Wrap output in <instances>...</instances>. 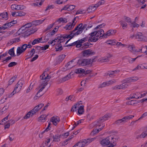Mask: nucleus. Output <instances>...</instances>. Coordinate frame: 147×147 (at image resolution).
<instances>
[{
    "mask_svg": "<svg viewBox=\"0 0 147 147\" xmlns=\"http://www.w3.org/2000/svg\"><path fill=\"white\" fill-rule=\"evenodd\" d=\"M104 26V24H100L94 28L93 31L89 34L88 39L89 42H95L101 37L106 38L115 34L116 31L113 30H109L105 34L103 30L100 29L103 27Z\"/></svg>",
    "mask_w": 147,
    "mask_h": 147,
    "instance_id": "obj_1",
    "label": "nucleus"
},
{
    "mask_svg": "<svg viewBox=\"0 0 147 147\" xmlns=\"http://www.w3.org/2000/svg\"><path fill=\"white\" fill-rule=\"evenodd\" d=\"M109 114H106L100 118L98 121L95 122L96 128L94 129L91 133L92 135H94L100 131L105 126V124L102 122L107 120L110 117Z\"/></svg>",
    "mask_w": 147,
    "mask_h": 147,
    "instance_id": "obj_2",
    "label": "nucleus"
},
{
    "mask_svg": "<svg viewBox=\"0 0 147 147\" xmlns=\"http://www.w3.org/2000/svg\"><path fill=\"white\" fill-rule=\"evenodd\" d=\"M32 24L31 23H28L21 28L18 31L19 34H22L23 36H28L34 33L37 31L36 28H31Z\"/></svg>",
    "mask_w": 147,
    "mask_h": 147,
    "instance_id": "obj_3",
    "label": "nucleus"
},
{
    "mask_svg": "<svg viewBox=\"0 0 147 147\" xmlns=\"http://www.w3.org/2000/svg\"><path fill=\"white\" fill-rule=\"evenodd\" d=\"M116 140L115 136L111 135L102 139L100 144L103 146H107L106 147H114Z\"/></svg>",
    "mask_w": 147,
    "mask_h": 147,
    "instance_id": "obj_4",
    "label": "nucleus"
},
{
    "mask_svg": "<svg viewBox=\"0 0 147 147\" xmlns=\"http://www.w3.org/2000/svg\"><path fill=\"white\" fill-rule=\"evenodd\" d=\"M73 37L72 34L69 35L65 34L62 36L59 37L57 39L50 40L49 43L52 45H54L56 43L58 42L62 43L66 41L65 44L66 45L68 42Z\"/></svg>",
    "mask_w": 147,
    "mask_h": 147,
    "instance_id": "obj_5",
    "label": "nucleus"
},
{
    "mask_svg": "<svg viewBox=\"0 0 147 147\" xmlns=\"http://www.w3.org/2000/svg\"><path fill=\"white\" fill-rule=\"evenodd\" d=\"M50 78V77L48 75L46 72H45L40 76L41 79V84L40 86L39 92H41L47 85V82Z\"/></svg>",
    "mask_w": 147,
    "mask_h": 147,
    "instance_id": "obj_6",
    "label": "nucleus"
},
{
    "mask_svg": "<svg viewBox=\"0 0 147 147\" xmlns=\"http://www.w3.org/2000/svg\"><path fill=\"white\" fill-rule=\"evenodd\" d=\"M96 139V138L83 139L74 145V147H84L87 146Z\"/></svg>",
    "mask_w": 147,
    "mask_h": 147,
    "instance_id": "obj_7",
    "label": "nucleus"
},
{
    "mask_svg": "<svg viewBox=\"0 0 147 147\" xmlns=\"http://www.w3.org/2000/svg\"><path fill=\"white\" fill-rule=\"evenodd\" d=\"M86 27V24L83 25L82 23L80 24L73 31V32H75L76 31H77L74 33V34L72 36H74L81 34Z\"/></svg>",
    "mask_w": 147,
    "mask_h": 147,
    "instance_id": "obj_8",
    "label": "nucleus"
},
{
    "mask_svg": "<svg viewBox=\"0 0 147 147\" xmlns=\"http://www.w3.org/2000/svg\"><path fill=\"white\" fill-rule=\"evenodd\" d=\"M93 59H79L78 62V63L82 66H85L87 65H91L93 62Z\"/></svg>",
    "mask_w": 147,
    "mask_h": 147,
    "instance_id": "obj_9",
    "label": "nucleus"
},
{
    "mask_svg": "<svg viewBox=\"0 0 147 147\" xmlns=\"http://www.w3.org/2000/svg\"><path fill=\"white\" fill-rule=\"evenodd\" d=\"M24 83V81L22 80H20L18 82L14 90L11 93L12 95L19 92L21 90Z\"/></svg>",
    "mask_w": 147,
    "mask_h": 147,
    "instance_id": "obj_10",
    "label": "nucleus"
},
{
    "mask_svg": "<svg viewBox=\"0 0 147 147\" xmlns=\"http://www.w3.org/2000/svg\"><path fill=\"white\" fill-rule=\"evenodd\" d=\"M127 47L128 50L131 52L135 53L138 52H144L145 51H142V49H136L134 45H129L127 46Z\"/></svg>",
    "mask_w": 147,
    "mask_h": 147,
    "instance_id": "obj_11",
    "label": "nucleus"
},
{
    "mask_svg": "<svg viewBox=\"0 0 147 147\" xmlns=\"http://www.w3.org/2000/svg\"><path fill=\"white\" fill-rule=\"evenodd\" d=\"M27 47L26 45L24 44L22 46L18 47L17 49V55L19 56L24 52L26 49Z\"/></svg>",
    "mask_w": 147,
    "mask_h": 147,
    "instance_id": "obj_12",
    "label": "nucleus"
},
{
    "mask_svg": "<svg viewBox=\"0 0 147 147\" xmlns=\"http://www.w3.org/2000/svg\"><path fill=\"white\" fill-rule=\"evenodd\" d=\"M50 121L53 125L57 126L60 121V118L59 117L55 116L51 118Z\"/></svg>",
    "mask_w": 147,
    "mask_h": 147,
    "instance_id": "obj_13",
    "label": "nucleus"
},
{
    "mask_svg": "<svg viewBox=\"0 0 147 147\" xmlns=\"http://www.w3.org/2000/svg\"><path fill=\"white\" fill-rule=\"evenodd\" d=\"M135 38L138 39V40L140 41H145L147 40L146 37L141 33L139 32L136 34Z\"/></svg>",
    "mask_w": 147,
    "mask_h": 147,
    "instance_id": "obj_14",
    "label": "nucleus"
},
{
    "mask_svg": "<svg viewBox=\"0 0 147 147\" xmlns=\"http://www.w3.org/2000/svg\"><path fill=\"white\" fill-rule=\"evenodd\" d=\"M76 23L74 21L72 22H70L68 23L63 28L66 30H69L72 29L75 25Z\"/></svg>",
    "mask_w": 147,
    "mask_h": 147,
    "instance_id": "obj_15",
    "label": "nucleus"
},
{
    "mask_svg": "<svg viewBox=\"0 0 147 147\" xmlns=\"http://www.w3.org/2000/svg\"><path fill=\"white\" fill-rule=\"evenodd\" d=\"M86 39L85 38H84L82 39H81L80 40L78 41L74 42L73 43H71L68 45H66V46L67 47L73 45H76V47H77L79 48L81 47L82 45V43Z\"/></svg>",
    "mask_w": 147,
    "mask_h": 147,
    "instance_id": "obj_16",
    "label": "nucleus"
},
{
    "mask_svg": "<svg viewBox=\"0 0 147 147\" xmlns=\"http://www.w3.org/2000/svg\"><path fill=\"white\" fill-rule=\"evenodd\" d=\"M140 131L138 130L135 133V134L136 136V138H144L147 135V131L143 132L141 134L139 135L140 133Z\"/></svg>",
    "mask_w": 147,
    "mask_h": 147,
    "instance_id": "obj_17",
    "label": "nucleus"
},
{
    "mask_svg": "<svg viewBox=\"0 0 147 147\" xmlns=\"http://www.w3.org/2000/svg\"><path fill=\"white\" fill-rule=\"evenodd\" d=\"M138 78L137 77H133L131 78H126L124 80V82H126L127 84L135 82L137 80Z\"/></svg>",
    "mask_w": 147,
    "mask_h": 147,
    "instance_id": "obj_18",
    "label": "nucleus"
},
{
    "mask_svg": "<svg viewBox=\"0 0 147 147\" xmlns=\"http://www.w3.org/2000/svg\"><path fill=\"white\" fill-rule=\"evenodd\" d=\"M127 86L126 82H124V80L123 81L122 84L116 86L114 87L115 89H123L126 88Z\"/></svg>",
    "mask_w": 147,
    "mask_h": 147,
    "instance_id": "obj_19",
    "label": "nucleus"
},
{
    "mask_svg": "<svg viewBox=\"0 0 147 147\" xmlns=\"http://www.w3.org/2000/svg\"><path fill=\"white\" fill-rule=\"evenodd\" d=\"M140 92H136L130 95L129 99L135 98L136 99L141 98Z\"/></svg>",
    "mask_w": 147,
    "mask_h": 147,
    "instance_id": "obj_20",
    "label": "nucleus"
},
{
    "mask_svg": "<svg viewBox=\"0 0 147 147\" xmlns=\"http://www.w3.org/2000/svg\"><path fill=\"white\" fill-rule=\"evenodd\" d=\"M17 23V21L16 20H13L10 22L6 23L3 25L4 29L5 30L10 28L11 26H13L14 24Z\"/></svg>",
    "mask_w": 147,
    "mask_h": 147,
    "instance_id": "obj_21",
    "label": "nucleus"
},
{
    "mask_svg": "<svg viewBox=\"0 0 147 147\" xmlns=\"http://www.w3.org/2000/svg\"><path fill=\"white\" fill-rule=\"evenodd\" d=\"M75 72L77 74H81L86 75L90 73L91 72V71L90 70H88L85 71L84 69L79 68L76 69Z\"/></svg>",
    "mask_w": 147,
    "mask_h": 147,
    "instance_id": "obj_22",
    "label": "nucleus"
},
{
    "mask_svg": "<svg viewBox=\"0 0 147 147\" xmlns=\"http://www.w3.org/2000/svg\"><path fill=\"white\" fill-rule=\"evenodd\" d=\"M75 7V6L74 5H65L61 10V11L63 10L71 11L74 9Z\"/></svg>",
    "mask_w": 147,
    "mask_h": 147,
    "instance_id": "obj_23",
    "label": "nucleus"
},
{
    "mask_svg": "<svg viewBox=\"0 0 147 147\" xmlns=\"http://www.w3.org/2000/svg\"><path fill=\"white\" fill-rule=\"evenodd\" d=\"M82 102L81 101L75 103L72 107L71 109V111L73 112L76 111L80 107Z\"/></svg>",
    "mask_w": 147,
    "mask_h": 147,
    "instance_id": "obj_24",
    "label": "nucleus"
},
{
    "mask_svg": "<svg viewBox=\"0 0 147 147\" xmlns=\"http://www.w3.org/2000/svg\"><path fill=\"white\" fill-rule=\"evenodd\" d=\"M36 113L35 112L33 109L28 112L26 115L24 117V119H28L30 117H32Z\"/></svg>",
    "mask_w": 147,
    "mask_h": 147,
    "instance_id": "obj_25",
    "label": "nucleus"
},
{
    "mask_svg": "<svg viewBox=\"0 0 147 147\" xmlns=\"http://www.w3.org/2000/svg\"><path fill=\"white\" fill-rule=\"evenodd\" d=\"M9 107V104H7L5 105L1 109H0V116L6 113Z\"/></svg>",
    "mask_w": 147,
    "mask_h": 147,
    "instance_id": "obj_26",
    "label": "nucleus"
},
{
    "mask_svg": "<svg viewBox=\"0 0 147 147\" xmlns=\"http://www.w3.org/2000/svg\"><path fill=\"white\" fill-rule=\"evenodd\" d=\"M11 8L13 10H19L24 9V6L22 5H18L16 4H13L11 6Z\"/></svg>",
    "mask_w": 147,
    "mask_h": 147,
    "instance_id": "obj_27",
    "label": "nucleus"
},
{
    "mask_svg": "<svg viewBox=\"0 0 147 147\" xmlns=\"http://www.w3.org/2000/svg\"><path fill=\"white\" fill-rule=\"evenodd\" d=\"M8 19V14L7 12H5L0 14V19L2 20H6Z\"/></svg>",
    "mask_w": 147,
    "mask_h": 147,
    "instance_id": "obj_28",
    "label": "nucleus"
},
{
    "mask_svg": "<svg viewBox=\"0 0 147 147\" xmlns=\"http://www.w3.org/2000/svg\"><path fill=\"white\" fill-rule=\"evenodd\" d=\"M115 82L116 80H109L107 82L103 83L101 84V86L102 87H103L105 86H108L113 84Z\"/></svg>",
    "mask_w": 147,
    "mask_h": 147,
    "instance_id": "obj_29",
    "label": "nucleus"
},
{
    "mask_svg": "<svg viewBox=\"0 0 147 147\" xmlns=\"http://www.w3.org/2000/svg\"><path fill=\"white\" fill-rule=\"evenodd\" d=\"M97 7L98 5H94L90 6L87 9V12L88 13H92L95 10Z\"/></svg>",
    "mask_w": 147,
    "mask_h": 147,
    "instance_id": "obj_30",
    "label": "nucleus"
},
{
    "mask_svg": "<svg viewBox=\"0 0 147 147\" xmlns=\"http://www.w3.org/2000/svg\"><path fill=\"white\" fill-rule=\"evenodd\" d=\"M94 52L90 50H87L84 51L82 52L83 56L87 57L94 54Z\"/></svg>",
    "mask_w": 147,
    "mask_h": 147,
    "instance_id": "obj_31",
    "label": "nucleus"
},
{
    "mask_svg": "<svg viewBox=\"0 0 147 147\" xmlns=\"http://www.w3.org/2000/svg\"><path fill=\"white\" fill-rule=\"evenodd\" d=\"M47 116V115L46 114L41 115L38 118V121L40 122H45L46 120V118Z\"/></svg>",
    "mask_w": 147,
    "mask_h": 147,
    "instance_id": "obj_32",
    "label": "nucleus"
},
{
    "mask_svg": "<svg viewBox=\"0 0 147 147\" xmlns=\"http://www.w3.org/2000/svg\"><path fill=\"white\" fill-rule=\"evenodd\" d=\"M76 64L74 63V61H72L68 62L65 67L67 68L66 69H68L74 66Z\"/></svg>",
    "mask_w": 147,
    "mask_h": 147,
    "instance_id": "obj_33",
    "label": "nucleus"
},
{
    "mask_svg": "<svg viewBox=\"0 0 147 147\" xmlns=\"http://www.w3.org/2000/svg\"><path fill=\"white\" fill-rule=\"evenodd\" d=\"M60 42H58L56 43L55 45V48L56 51H61L63 49L62 45Z\"/></svg>",
    "mask_w": 147,
    "mask_h": 147,
    "instance_id": "obj_34",
    "label": "nucleus"
},
{
    "mask_svg": "<svg viewBox=\"0 0 147 147\" xmlns=\"http://www.w3.org/2000/svg\"><path fill=\"white\" fill-rule=\"evenodd\" d=\"M84 112V106L82 103L80 107L78 109V114L80 115L82 114Z\"/></svg>",
    "mask_w": 147,
    "mask_h": 147,
    "instance_id": "obj_35",
    "label": "nucleus"
},
{
    "mask_svg": "<svg viewBox=\"0 0 147 147\" xmlns=\"http://www.w3.org/2000/svg\"><path fill=\"white\" fill-rule=\"evenodd\" d=\"M67 19L65 18H60L58 19L56 22H58V24H60L61 23H67Z\"/></svg>",
    "mask_w": 147,
    "mask_h": 147,
    "instance_id": "obj_36",
    "label": "nucleus"
},
{
    "mask_svg": "<svg viewBox=\"0 0 147 147\" xmlns=\"http://www.w3.org/2000/svg\"><path fill=\"white\" fill-rule=\"evenodd\" d=\"M75 99V97L74 95H70L66 97V100L69 101H74Z\"/></svg>",
    "mask_w": 147,
    "mask_h": 147,
    "instance_id": "obj_37",
    "label": "nucleus"
},
{
    "mask_svg": "<svg viewBox=\"0 0 147 147\" xmlns=\"http://www.w3.org/2000/svg\"><path fill=\"white\" fill-rule=\"evenodd\" d=\"M9 122L8 119V116H7L3 119L0 122V124L4 125Z\"/></svg>",
    "mask_w": 147,
    "mask_h": 147,
    "instance_id": "obj_38",
    "label": "nucleus"
},
{
    "mask_svg": "<svg viewBox=\"0 0 147 147\" xmlns=\"http://www.w3.org/2000/svg\"><path fill=\"white\" fill-rule=\"evenodd\" d=\"M43 104H40L38 105L35 107L33 109V110L36 113V112L39 111L43 107Z\"/></svg>",
    "mask_w": 147,
    "mask_h": 147,
    "instance_id": "obj_39",
    "label": "nucleus"
},
{
    "mask_svg": "<svg viewBox=\"0 0 147 147\" xmlns=\"http://www.w3.org/2000/svg\"><path fill=\"white\" fill-rule=\"evenodd\" d=\"M116 42V40H107L106 42V43L107 44L111 45H115Z\"/></svg>",
    "mask_w": 147,
    "mask_h": 147,
    "instance_id": "obj_40",
    "label": "nucleus"
},
{
    "mask_svg": "<svg viewBox=\"0 0 147 147\" xmlns=\"http://www.w3.org/2000/svg\"><path fill=\"white\" fill-rule=\"evenodd\" d=\"M41 43H44L47 42L49 39L48 36H43L40 38Z\"/></svg>",
    "mask_w": 147,
    "mask_h": 147,
    "instance_id": "obj_41",
    "label": "nucleus"
},
{
    "mask_svg": "<svg viewBox=\"0 0 147 147\" xmlns=\"http://www.w3.org/2000/svg\"><path fill=\"white\" fill-rule=\"evenodd\" d=\"M45 19L40 20H36L32 22V24L35 26L38 25L42 24Z\"/></svg>",
    "mask_w": 147,
    "mask_h": 147,
    "instance_id": "obj_42",
    "label": "nucleus"
},
{
    "mask_svg": "<svg viewBox=\"0 0 147 147\" xmlns=\"http://www.w3.org/2000/svg\"><path fill=\"white\" fill-rule=\"evenodd\" d=\"M41 43V40L40 38H37L35 39L32 42V45H34L36 44Z\"/></svg>",
    "mask_w": 147,
    "mask_h": 147,
    "instance_id": "obj_43",
    "label": "nucleus"
},
{
    "mask_svg": "<svg viewBox=\"0 0 147 147\" xmlns=\"http://www.w3.org/2000/svg\"><path fill=\"white\" fill-rule=\"evenodd\" d=\"M134 117L132 115H130L128 116H127L123 117L122 119V120L123 121V122L127 120L130 119H132Z\"/></svg>",
    "mask_w": 147,
    "mask_h": 147,
    "instance_id": "obj_44",
    "label": "nucleus"
},
{
    "mask_svg": "<svg viewBox=\"0 0 147 147\" xmlns=\"http://www.w3.org/2000/svg\"><path fill=\"white\" fill-rule=\"evenodd\" d=\"M48 123L47 127L45 130V131H46L47 132L50 130L52 127L51 122L50 121L48 122Z\"/></svg>",
    "mask_w": 147,
    "mask_h": 147,
    "instance_id": "obj_45",
    "label": "nucleus"
},
{
    "mask_svg": "<svg viewBox=\"0 0 147 147\" xmlns=\"http://www.w3.org/2000/svg\"><path fill=\"white\" fill-rule=\"evenodd\" d=\"M60 138H61V135H56L54 137L53 141L57 142H58L60 141Z\"/></svg>",
    "mask_w": 147,
    "mask_h": 147,
    "instance_id": "obj_46",
    "label": "nucleus"
},
{
    "mask_svg": "<svg viewBox=\"0 0 147 147\" xmlns=\"http://www.w3.org/2000/svg\"><path fill=\"white\" fill-rule=\"evenodd\" d=\"M139 103V102L136 100H130L128 102V104L131 105H135L136 104Z\"/></svg>",
    "mask_w": 147,
    "mask_h": 147,
    "instance_id": "obj_47",
    "label": "nucleus"
},
{
    "mask_svg": "<svg viewBox=\"0 0 147 147\" xmlns=\"http://www.w3.org/2000/svg\"><path fill=\"white\" fill-rule=\"evenodd\" d=\"M43 1H41L39 3L36 2L33 3L32 4V5L35 6H41L42 4Z\"/></svg>",
    "mask_w": 147,
    "mask_h": 147,
    "instance_id": "obj_48",
    "label": "nucleus"
},
{
    "mask_svg": "<svg viewBox=\"0 0 147 147\" xmlns=\"http://www.w3.org/2000/svg\"><path fill=\"white\" fill-rule=\"evenodd\" d=\"M120 23L122 26L123 28L124 29L126 28L127 26V24L125 22L122 21L120 22Z\"/></svg>",
    "mask_w": 147,
    "mask_h": 147,
    "instance_id": "obj_49",
    "label": "nucleus"
},
{
    "mask_svg": "<svg viewBox=\"0 0 147 147\" xmlns=\"http://www.w3.org/2000/svg\"><path fill=\"white\" fill-rule=\"evenodd\" d=\"M59 28V27L58 26H57L55 27L54 29L51 31V34L53 35L55 34V33L58 31Z\"/></svg>",
    "mask_w": 147,
    "mask_h": 147,
    "instance_id": "obj_50",
    "label": "nucleus"
},
{
    "mask_svg": "<svg viewBox=\"0 0 147 147\" xmlns=\"http://www.w3.org/2000/svg\"><path fill=\"white\" fill-rule=\"evenodd\" d=\"M59 28V27L58 26H57L55 27L54 29L51 31V34L53 35L55 34V33L58 31Z\"/></svg>",
    "mask_w": 147,
    "mask_h": 147,
    "instance_id": "obj_51",
    "label": "nucleus"
},
{
    "mask_svg": "<svg viewBox=\"0 0 147 147\" xmlns=\"http://www.w3.org/2000/svg\"><path fill=\"white\" fill-rule=\"evenodd\" d=\"M86 11L84 9H80L78 10L76 12V14H84L86 13Z\"/></svg>",
    "mask_w": 147,
    "mask_h": 147,
    "instance_id": "obj_52",
    "label": "nucleus"
},
{
    "mask_svg": "<svg viewBox=\"0 0 147 147\" xmlns=\"http://www.w3.org/2000/svg\"><path fill=\"white\" fill-rule=\"evenodd\" d=\"M98 60L99 61H101L102 62H107L109 60L107 58L101 57L99 58Z\"/></svg>",
    "mask_w": 147,
    "mask_h": 147,
    "instance_id": "obj_53",
    "label": "nucleus"
},
{
    "mask_svg": "<svg viewBox=\"0 0 147 147\" xmlns=\"http://www.w3.org/2000/svg\"><path fill=\"white\" fill-rule=\"evenodd\" d=\"M9 54L12 56H13L15 55L14 51V48H12L9 51Z\"/></svg>",
    "mask_w": 147,
    "mask_h": 147,
    "instance_id": "obj_54",
    "label": "nucleus"
},
{
    "mask_svg": "<svg viewBox=\"0 0 147 147\" xmlns=\"http://www.w3.org/2000/svg\"><path fill=\"white\" fill-rule=\"evenodd\" d=\"M16 78L15 76L12 77L9 80L8 82V84L10 85L13 82L15 81Z\"/></svg>",
    "mask_w": 147,
    "mask_h": 147,
    "instance_id": "obj_55",
    "label": "nucleus"
},
{
    "mask_svg": "<svg viewBox=\"0 0 147 147\" xmlns=\"http://www.w3.org/2000/svg\"><path fill=\"white\" fill-rule=\"evenodd\" d=\"M141 98H142L145 96L147 94V91H143L140 92Z\"/></svg>",
    "mask_w": 147,
    "mask_h": 147,
    "instance_id": "obj_56",
    "label": "nucleus"
},
{
    "mask_svg": "<svg viewBox=\"0 0 147 147\" xmlns=\"http://www.w3.org/2000/svg\"><path fill=\"white\" fill-rule=\"evenodd\" d=\"M39 90L38 92V93H37L36 94L34 97V100H36L39 97H40V96H41V95H40V94H39V93L40 92H39Z\"/></svg>",
    "mask_w": 147,
    "mask_h": 147,
    "instance_id": "obj_57",
    "label": "nucleus"
},
{
    "mask_svg": "<svg viewBox=\"0 0 147 147\" xmlns=\"http://www.w3.org/2000/svg\"><path fill=\"white\" fill-rule=\"evenodd\" d=\"M105 1L102 0L100 1L97 4H95V5H98V6H99L100 5H103L105 3Z\"/></svg>",
    "mask_w": 147,
    "mask_h": 147,
    "instance_id": "obj_58",
    "label": "nucleus"
},
{
    "mask_svg": "<svg viewBox=\"0 0 147 147\" xmlns=\"http://www.w3.org/2000/svg\"><path fill=\"white\" fill-rule=\"evenodd\" d=\"M18 16H24L26 14V13L24 11H18Z\"/></svg>",
    "mask_w": 147,
    "mask_h": 147,
    "instance_id": "obj_59",
    "label": "nucleus"
},
{
    "mask_svg": "<svg viewBox=\"0 0 147 147\" xmlns=\"http://www.w3.org/2000/svg\"><path fill=\"white\" fill-rule=\"evenodd\" d=\"M69 135V133L68 132H66L63 134L62 135H61V138H66L67 136Z\"/></svg>",
    "mask_w": 147,
    "mask_h": 147,
    "instance_id": "obj_60",
    "label": "nucleus"
},
{
    "mask_svg": "<svg viewBox=\"0 0 147 147\" xmlns=\"http://www.w3.org/2000/svg\"><path fill=\"white\" fill-rule=\"evenodd\" d=\"M49 45H47L41 47V49L43 50H45L49 48Z\"/></svg>",
    "mask_w": 147,
    "mask_h": 147,
    "instance_id": "obj_61",
    "label": "nucleus"
},
{
    "mask_svg": "<svg viewBox=\"0 0 147 147\" xmlns=\"http://www.w3.org/2000/svg\"><path fill=\"white\" fill-rule=\"evenodd\" d=\"M144 69L142 64L139 65L135 68V69Z\"/></svg>",
    "mask_w": 147,
    "mask_h": 147,
    "instance_id": "obj_62",
    "label": "nucleus"
},
{
    "mask_svg": "<svg viewBox=\"0 0 147 147\" xmlns=\"http://www.w3.org/2000/svg\"><path fill=\"white\" fill-rule=\"evenodd\" d=\"M17 64L15 62H13L10 63H9L8 65V66L9 67H12L14 66H15Z\"/></svg>",
    "mask_w": 147,
    "mask_h": 147,
    "instance_id": "obj_63",
    "label": "nucleus"
},
{
    "mask_svg": "<svg viewBox=\"0 0 147 147\" xmlns=\"http://www.w3.org/2000/svg\"><path fill=\"white\" fill-rule=\"evenodd\" d=\"M35 53V50L34 49H32L30 52L29 53L30 54V55H29L30 57H32L33 56Z\"/></svg>",
    "mask_w": 147,
    "mask_h": 147,
    "instance_id": "obj_64",
    "label": "nucleus"
}]
</instances>
